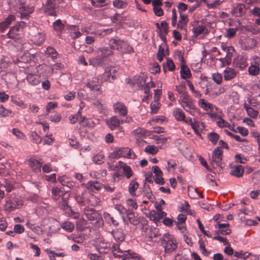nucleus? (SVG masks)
Masks as SVG:
<instances>
[{
    "instance_id": "obj_1",
    "label": "nucleus",
    "mask_w": 260,
    "mask_h": 260,
    "mask_svg": "<svg viewBox=\"0 0 260 260\" xmlns=\"http://www.w3.org/2000/svg\"><path fill=\"white\" fill-rule=\"evenodd\" d=\"M84 213L87 219L96 227H102L104 224L102 216L93 208L86 207L84 209Z\"/></svg>"
},
{
    "instance_id": "obj_2",
    "label": "nucleus",
    "mask_w": 260,
    "mask_h": 260,
    "mask_svg": "<svg viewBox=\"0 0 260 260\" xmlns=\"http://www.w3.org/2000/svg\"><path fill=\"white\" fill-rule=\"evenodd\" d=\"M161 244L166 253H171L177 247L178 244L173 235L169 233H165L161 239Z\"/></svg>"
},
{
    "instance_id": "obj_3",
    "label": "nucleus",
    "mask_w": 260,
    "mask_h": 260,
    "mask_svg": "<svg viewBox=\"0 0 260 260\" xmlns=\"http://www.w3.org/2000/svg\"><path fill=\"white\" fill-rule=\"evenodd\" d=\"M136 156L135 154L128 147L117 148L110 155L111 158L114 159H117L121 157L134 158Z\"/></svg>"
},
{
    "instance_id": "obj_4",
    "label": "nucleus",
    "mask_w": 260,
    "mask_h": 260,
    "mask_svg": "<svg viewBox=\"0 0 260 260\" xmlns=\"http://www.w3.org/2000/svg\"><path fill=\"white\" fill-rule=\"evenodd\" d=\"M178 102L186 112L189 113L191 115L195 114L197 108L193 103V100L190 99L189 96L179 99Z\"/></svg>"
},
{
    "instance_id": "obj_5",
    "label": "nucleus",
    "mask_w": 260,
    "mask_h": 260,
    "mask_svg": "<svg viewBox=\"0 0 260 260\" xmlns=\"http://www.w3.org/2000/svg\"><path fill=\"white\" fill-rule=\"evenodd\" d=\"M22 205L21 200L14 195H11L7 198L5 204V210L8 211H12L16 208H20Z\"/></svg>"
},
{
    "instance_id": "obj_6",
    "label": "nucleus",
    "mask_w": 260,
    "mask_h": 260,
    "mask_svg": "<svg viewBox=\"0 0 260 260\" xmlns=\"http://www.w3.org/2000/svg\"><path fill=\"white\" fill-rule=\"evenodd\" d=\"M61 0H47L44 6V12L52 16H56L57 4Z\"/></svg>"
},
{
    "instance_id": "obj_7",
    "label": "nucleus",
    "mask_w": 260,
    "mask_h": 260,
    "mask_svg": "<svg viewBox=\"0 0 260 260\" xmlns=\"http://www.w3.org/2000/svg\"><path fill=\"white\" fill-rule=\"evenodd\" d=\"M106 123L111 131L116 129L121 131L122 129V127L121 126V124H122V119L117 116H111L106 120Z\"/></svg>"
},
{
    "instance_id": "obj_8",
    "label": "nucleus",
    "mask_w": 260,
    "mask_h": 260,
    "mask_svg": "<svg viewBox=\"0 0 260 260\" xmlns=\"http://www.w3.org/2000/svg\"><path fill=\"white\" fill-rule=\"evenodd\" d=\"M24 24V22H21L19 24L11 27L7 34L8 37L10 39L15 40L19 39L22 34V27Z\"/></svg>"
},
{
    "instance_id": "obj_9",
    "label": "nucleus",
    "mask_w": 260,
    "mask_h": 260,
    "mask_svg": "<svg viewBox=\"0 0 260 260\" xmlns=\"http://www.w3.org/2000/svg\"><path fill=\"white\" fill-rule=\"evenodd\" d=\"M113 108L115 113L122 117H125L128 113V110L125 104L121 102H117L113 104Z\"/></svg>"
},
{
    "instance_id": "obj_10",
    "label": "nucleus",
    "mask_w": 260,
    "mask_h": 260,
    "mask_svg": "<svg viewBox=\"0 0 260 260\" xmlns=\"http://www.w3.org/2000/svg\"><path fill=\"white\" fill-rule=\"evenodd\" d=\"M86 85L90 90L98 92L97 95L101 93L102 91H100V88L102 84L99 83L98 77H92L91 79L88 80Z\"/></svg>"
},
{
    "instance_id": "obj_11",
    "label": "nucleus",
    "mask_w": 260,
    "mask_h": 260,
    "mask_svg": "<svg viewBox=\"0 0 260 260\" xmlns=\"http://www.w3.org/2000/svg\"><path fill=\"white\" fill-rule=\"evenodd\" d=\"M222 151L220 149V147H217L214 149L212 156L211 164L213 166L215 165L217 166L221 165L222 160Z\"/></svg>"
},
{
    "instance_id": "obj_12",
    "label": "nucleus",
    "mask_w": 260,
    "mask_h": 260,
    "mask_svg": "<svg viewBox=\"0 0 260 260\" xmlns=\"http://www.w3.org/2000/svg\"><path fill=\"white\" fill-rule=\"evenodd\" d=\"M97 77L99 80V83L102 84L104 82L108 81L111 82L112 80L115 79V75H111V69L107 68L105 69L104 73L99 75Z\"/></svg>"
},
{
    "instance_id": "obj_13",
    "label": "nucleus",
    "mask_w": 260,
    "mask_h": 260,
    "mask_svg": "<svg viewBox=\"0 0 260 260\" xmlns=\"http://www.w3.org/2000/svg\"><path fill=\"white\" fill-rule=\"evenodd\" d=\"M66 29L70 37L73 39L78 38L81 35V33L80 31V28L78 25H69L67 27Z\"/></svg>"
},
{
    "instance_id": "obj_14",
    "label": "nucleus",
    "mask_w": 260,
    "mask_h": 260,
    "mask_svg": "<svg viewBox=\"0 0 260 260\" xmlns=\"http://www.w3.org/2000/svg\"><path fill=\"white\" fill-rule=\"evenodd\" d=\"M241 48L244 50H248L253 48L256 45V41L252 38H249L245 40H241L240 42Z\"/></svg>"
},
{
    "instance_id": "obj_15",
    "label": "nucleus",
    "mask_w": 260,
    "mask_h": 260,
    "mask_svg": "<svg viewBox=\"0 0 260 260\" xmlns=\"http://www.w3.org/2000/svg\"><path fill=\"white\" fill-rule=\"evenodd\" d=\"M88 192L85 191L81 193V194L76 196L75 197L76 201L81 206L88 207V196L87 195Z\"/></svg>"
},
{
    "instance_id": "obj_16",
    "label": "nucleus",
    "mask_w": 260,
    "mask_h": 260,
    "mask_svg": "<svg viewBox=\"0 0 260 260\" xmlns=\"http://www.w3.org/2000/svg\"><path fill=\"white\" fill-rule=\"evenodd\" d=\"M234 63L236 67L243 70L248 66L247 57L244 56H238L234 59Z\"/></svg>"
},
{
    "instance_id": "obj_17",
    "label": "nucleus",
    "mask_w": 260,
    "mask_h": 260,
    "mask_svg": "<svg viewBox=\"0 0 260 260\" xmlns=\"http://www.w3.org/2000/svg\"><path fill=\"white\" fill-rule=\"evenodd\" d=\"M125 41L118 38H112L109 41V46L111 49L116 50L119 51Z\"/></svg>"
},
{
    "instance_id": "obj_18",
    "label": "nucleus",
    "mask_w": 260,
    "mask_h": 260,
    "mask_svg": "<svg viewBox=\"0 0 260 260\" xmlns=\"http://www.w3.org/2000/svg\"><path fill=\"white\" fill-rule=\"evenodd\" d=\"M245 12V6L244 4H238L233 6L231 13L236 17H240L244 15Z\"/></svg>"
},
{
    "instance_id": "obj_19",
    "label": "nucleus",
    "mask_w": 260,
    "mask_h": 260,
    "mask_svg": "<svg viewBox=\"0 0 260 260\" xmlns=\"http://www.w3.org/2000/svg\"><path fill=\"white\" fill-rule=\"evenodd\" d=\"M28 165L33 171L35 172H40L42 167V162L40 160L35 158H30L28 160Z\"/></svg>"
},
{
    "instance_id": "obj_20",
    "label": "nucleus",
    "mask_w": 260,
    "mask_h": 260,
    "mask_svg": "<svg viewBox=\"0 0 260 260\" xmlns=\"http://www.w3.org/2000/svg\"><path fill=\"white\" fill-rule=\"evenodd\" d=\"M146 78L147 76L145 74L141 73L134 77V83L137 85L139 88H143L146 85Z\"/></svg>"
},
{
    "instance_id": "obj_21",
    "label": "nucleus",
    "mask_w": 260,
    "mask_h": 260,
    "mask_svg": "<svg viewBox=\"0 0 260 260\" xmlns=\"http://www.w3.org/2000/svg\"><path fill=\"white\" fill-rule=\"evenodd\" d=\"M238 72L232 68L227 67L223 71V77L225 81H229L234 78L237 75Z\"/></svg>"
},
{
    "instance_id": "obj_22",
    "label": "nucleus",
    "mask_w": 260,
    "mask_h": 260,
    "mask_svg": "<svg viewBox=\"0 0 260 260\" xmlns=\"http://www.w3.org/2000/svg\"><path fill=\"white\" fill-rule=\"evenodd\" d=\"M45 38V35L44 33L38 32L31 36V40L34 44L40 45L44 42Z\"/></svg>"
},
{
    "instance_id": "obj_23",
    "label": "nucleus",
    "mask_w": 260,
    "mask_h": 260,
    "mask_svg": "<svg viewBox=\"0 0 260 260\" xmlns=\"http://www.w3.org/2000/svg\"><path fill=\"white\" fill-rule=\"evenodd\" d=\"M20 12L22 18H27L28 15L34 11V7L32 6L22 5L20 7Z\"/></svg>"
},
{
    "instance_id": "obj_24",
    "label": "nucleus",
    "mask_w": 260,
    "mask_h": 260,
    "mask_svg": "<svg viewBox=\"0 0 260 260\" xmlns=\"http://www.w3.org/2000/svg\"><path fill=\"white\" fill-rule=\"evenodd\" d=\"M198 105L201 108L206 111L212 112L215 106L209 103L208 101L204 99H201L198 101Z\"/></svg>"
},
{
    "instance_id": "obj_25",
    "label": "nucleus",
    "mask_w": 260,
    "mask_h": 260,
    "mask_svg": "<svg viewBox=\"0 0 260 260\" xmlns=\"http://www.w3.org/2000/svg\"><path fill=\"white\" fill-rule=\"evenodd\" d=\"M15 19L13 15H9L6 20L0 23V32H4Z\"/></svg>"
},
{
    "instance_id": "obj_26",
    "label": "nucleus",
    "mask_w": 260,
    "mask_h": 260,
    "mask_svg": "<svg viewBox=\"0 0 260 260\" xmlns=\"http://www.w3.org/2000/svg\"><path fill=\"white\" fill-rule=\"evenodd\" d=\"M122 260H140L139 255L135 252H129V250H123Z\"/></svg>"
},
{
    "instance_id": "obj_27",
    "label": "nucleus",
    "mask_w": 260,
    "mask_h": 260,
    "mask_svg": "<svg viewBox=\"0 0 260 260\" xmlns=\"http://www.w3.org/2000/svg\"><path fill=\"white\" fill-rule=\"evenodd\" d=\"M126 216L129 222L134 225H137L140 223V219L137 217L136 213L132 210L128 209Z\"/></svg>"
},
{
    "instance_id": "obj_28",
    "label": "nucleus",
    "mask_w": 260,
    "mask_h": 260,
    "mask_svg": "<svg viewBox=\"0 0 260 260\" xmlns=\"http://www.w3.org/2000/svg\"><path fill=\"white\" fill-rule=\"evenodd\" d=\"M188 19L187 16L183 13H180V18L177 23V28L181 30L186 31L185 26L187 23Z\"/></svg>"
},
{
    "instance_id": "obj_29",
    "label": "nucleus",
    "mask_w": 260,
    "mask_h": 260,
    "mask_svg": "<svg viewBox=\"0 0 260 260\" xmlns=\"http://www.w3.org/2000/svg\"><path fill=\"white\" fill-rule=\"evenodd\" d=\"M112 235L116 241L121 242L124 240L125 235L123 232L120 229H116L112 232Z\"/></svg>"
},
{
    "instance_id": "obj_30",
    "label": "nucleus",
    "mask_w": 260,
    "mask_h": 260,
    "mask_svg": "<svg viewBox=\"0 0 260 260\" xmlns=\"http://www.w3.org/2000/svg\"><path fill=\"white\" fill-rule=\"evenodd\" d=\"M52 26L58 36L61 35L64 28V25L60 19H57L53 23Z\"/></svg>"
},
{
    "instance_id": "obj_31",
    "label": "nucleus",
    "mask_w": 260,
    "mask_h": 260,
    "mask_svg": "<svg viewBox=\"0 0 260 260\" xmlns=\"http://www.w3.org/2000/svg\"><path fill=\"white\" fill-rule=\"evenodd\" d=\"M92 105L101 113H105L106 106L102 100L96 99L92 102Z\"/></svg>"
},
{
    "instance_id": "obj_32",
    "label": "nucleus",
    "mask_w": 260,
    "mask_h": 260,
    "mask_svg": "<svg viewBox=\"0 0 260 260\" xmlns=\"http://www.w3.org/2000/svg\"><path fill=\"white\" fill-rule=\"evenodd\" d=\"M173 115L178 121H182L185 120V115L184 112L179 108H175L173 110Z\"/></svg>"
},
{
    "instance_id": "obj_33",
    "label": "nucleus",
    "mask_w": 260,
    "mask_h": 260,
    "mask_svg": "<svg viewBox=\"0 0 260 260\" xmlns=\"http://www.w3.org/2000/svg\"><path fill=\"white\" fill-rule=\"evenodd\" d=\"M194 131L195 133L199 136L201 137V132L205 128V125L203 122L194 121V124L191 127Z\"/></svg>"
},
{
    "instance_id": "obj_34",
    "label": "nucleus",
    "mask_w": 260,
    "mask_h": 260,
    "mask_svg": "<svg viewBox=\"0 0 260 260\" xmlns=\"http://www.w3.org/2000/svg\"><path fill=\"white\" fill-rule=\"evenodd\" d=\"M244 173V168L241 165L234 166L232 167V170L231 172V174L236 177L239 178L242 176Z\"/></svg>"
},
{
    "instance_id": "obj_35",
    "label": "nucleus",
    "mask_w": 260,
    "mask_h": 260,
    "mask_svg": "<svg viewBox=\"0 0 260 260\" xmlns=\"http://www.w3.org/2000/svg\"><path fill=\"white\" fill-rule=\"evenodd\" d=\"M85 186L86 188L91 191L99 190L102 187V184L96 181H89L85 184Z\"/></svg>"
},
{
    "instance_id": "obj_36",
    "label": "nucleus",
    "mask_w": 260,
    "mask_h": 260,
    "mask_svg": "<svg viewBox=\"0 0 260 260\" xmlns=\"http://www.w3.org/2000/svg\"><path fill=\"white\" fill-rule=\"evenodd\" d=\"M66 192L61 188L58 187H53L51 190L52 197L54 200H57L60 197H64V193Z\"/></svg>"
},
{
    "instance_id": "obj_37",
    "label": "nucleus",
    "mask_w": 260,
    "mask_h": 260,
    "mask_svg": "<svg viewBox=\"0 0 260 260\" xmlns=\"http://www.w3.org/2000/svg\"><path fill=\"white\" fill-rule=\"evenodd\" d=\"M27 82L31 85H37L40 82V77L37 75L29 74L26 77Z\"/></svg>"
},
{
    "instance_id": "obj_38",
    "label": "nucleus",
    "mask_w": 260,
    "mask_h": 260,
    "mask_svg": "<svg viewBox=\"0 0 260 260\" xmlns=\"http://www.w3.org/2000/svg\"><path fill=\"white\" fill-rule=\"evenodd\" d=\"M188 193L190 198L193 199L204 198L203 196L198 191L197 188L192 187H188Z\"/></svg>"
},
{
    "instance_id": "obj_39",
    "label": "nucleus",
    "mask_w": 260,
    "mask_h": 260,
    "mask_svg": "<svg viewBox=\"0 0 260 260\" xmlns=\"http://www.w3.org/2000/svg\"><path fill=\"white\" fill-rule=\"evenodd\" d=\"M248 115L252 118H256L258 115V112L251 107L248 104L245 103L243 105Z\"/></svg>"
},
{
    "instance_id": "obj_40",
    "label": "nucleus",
    "mask_w": 260,
    "mask_h": 260,
    "mask_svg": "<svg viewBox=\"0 0 260 260\" xmlns=\"http://www.w3.org/2000/svg\"><path fill=\"white\" fill-rule=\"evenodd\" d=\"M87 195L88 196H87L88 197V206L90 205L94 207L100 204L101 201L99 198L93 194L90 193L89 192Z\"/></svg>"
},
{
    "instance_id": "obj_41",
    "label": "nucleus",
    "mask_w": 260,
    "mask_h": 260,
    "mask_svg": "<svg viewBox=\"0 0 260 260\" xmlns=\"http://www.w3.org/2000/svg\"><path fill=\"white\" fill-rule=\"evenodd\" d=\"M180 72L181 78L184 79L189 78L191 76V73L189 68L185 64L181 66Z\"/></svg>"
},
{
    "instance_id": "obj_42",
    "label": "nucleus",
    "mask_w": 260,
    "mask_h": 260,
    "mask_svg": "<svg viewBox=\"0 0 260 260\" xmlns=\"http://www.w3.org/2000/svg\"><path fill=\"white\" fill-rule=\"evenodd\" d=\"M104 218L106 222L108 224L113 225L115 226H118L119 224L118 222L115 220L114 218L110 215L108 212H104L103 214Z\"/></svg>"
},
{
    "instance_id": "obj_43",
    "label": "nucleus",
    "mask_w": 260,
    "mask_h": 260,
    "mask_svg": "<svg viewBox=\"0 0 260 260\" xmlns=\"http://www.w3.org/2000/svg\"><path fill=\"white\" fill-rule=\"evenodd\" d=\"M70 194L68 193V191H66V192L64 194V197H62L61 198L62 202L61 204L59 205L61 208L63 210H67L68 209H70L69 206L68 205V199L69 198Z\"/></svg>"
},
{
    "instance_id": "obj_44",
    "label": "nucleus",
    "mask_w": 260,
    "mask_h": 260,
    "mask_svg": "<svg viewBox=\"0 0 260 260\" xmlns=\"http://www.w3.org/2000/svg\"><path fill=\"white\" fill-rule=\"evenodd\" d=\"M176 90L177 91L178 94L180 95V99H182L183 97H187L188 95L186 91V88L185 86L180 85L176 86Z\"/></svg>"
},
{
    "instance_id": "obj_45",
    "label": "nucleus",
    "mask_w": 260,
    "mask_h": 260,
    "mask_svg": "<svg viewBox=\"0 0 260 260\" xmlns=\"http://www.w3.org/2000/svg\"><path fill=\"white\" fill-rule=\"evenodd\" d=\"M89 64L94 67L100 66L102 63V59L99 56L91 58L88 60Z\"/></svg>"
},
{
    "instance_id": "obj_46",
    "label": "nucleus",
    "mask_w": 260,
    "mask_h": 260,
    "mask_svg": "<svg viewBox=\"0 0 260 260\" xmlns=\"http://www.w3.org/2000/svg\"><path fill=\"white\" fill-rule=\"evenodd\" d=\"M45 52L46 54L51 57L52 59L53 60L56 59L58 57V53L57 52L56 50L53 47H47Z\"/></svg>"
},
{
    "instance_id": "obj_47",
    "label": "nucleus",
    "mask_w": 260,
    "mask_h": 260,
    "mask_svg": "<svg viewBox=\"0 0 260 260\" xmlns=\"http://www.w3.org/2000/svg\"><path fill=\"white\" fill-rule=\"evenodd\" d=\"M139 184L135 180L131 182L128 185V191L132 196H135V191L138 188Z\"/></svg>"
},
{
    "instance_id": "obj_48",
    "label": "nucleus",
    "mask_w": 260,
    "mask_h": 260,
    "mask_svg": "<svg viewBox=\"0 0 260 260\" xmlns=\"http://www.w3.org/2000/svg\"><path fill=\"white\" fill-rule=\"evenodd\" d=\"M61 227L67 232H71L74 230L75 226L72 222L66 221L61 224Z\"/></svg>"
},
{
    "instance_id": "obj_49",
    "label": "nucleus",
    "mask_w": 260,
    "mask_h": 260,
    "mask_svg": "<svg viewBox=\"0 0 260 260\" xmlns=\"http://www.w3.org/2000/svg\"><path fill=\"white\" fill-rule=\"evenodd\" d=\"M120 49L119 52L122 53H131L134 51L133 47L126 41H124Z\"/></svg>"
},
{
    "instance_id": "obj_50",
    "label": "nucleus",
    "mask_w": 260,
    "mask_h": 260,
    "mask_svg": "<svg viewBox=\"0 0 260 260\" xmlns=\"http://www.w3.org/2000/svg\"><path fill=\"white\" fill-rule=\"evenodd\" d=\"M92 161L96 165L102 164L104 162V155L101 153H98L93 156Z\"/></svg>"
},
{
    "instance_id": "obj_51",
    "label": "nucleus",
    "mask_w": 260,
    "mask_h": 260,
    "mask_svg": "<svg viewBox=\"0 0 260 260\" xmlns=\"http://www.w3.org/2000/svg\"><path fill=\"white\" fill-rule=\"evenodd\" d=\"M112 50L108 47H103L99 49V53H101L102 57H106L113 54Z\"/></svg>"
},
{
    "instance_id": "obj_52",
    "label": "nucleus",
    "mask_w": 260,
    "mask_h": 260,
    "mask_svg": "<svg viewBox=\"0 0 260 260\" xmlns=\"http://www.w3.org/2000/svg\"><path fill=\"white\" fill-rule=\"evenodd\" d=\"M87 221L83 218H80L76 222L77 229L79 231H83L87 225Z\"/></svg>"
},
{
    "instance_id": "obj_53",
    "label": "nucleus",
    "mask_w": 260,
    "mask_h": 260,
    "mask_svg": "<svg viewBox=\"0 0 260 260\" xmlns=\"http://www.w3.org/2000/svg\"><path fill=\"white\" fill-rule=\"evenodd\" d=\"M207 137H208V138L209 140V141L214 145L216 144V143L219 138V135L215 132H212V133H209L208 134Z\"/></svg>"
},
{
    "instance_id": "obj_54",
    "label": "nucleus",
    "mask_w": 260,
    "mask_h": 260,
    "mask_svg": "<svg viewBox=\"0 0 260 260\" xmlns=\"http://www.w3.org/2000/svg\"><path fill=\"white\" fill-rule=\"evenodd\" d=\"M112 252L113 256L115 257H121L122 256L121 254H118L117 252H120V253H123V251H122L119 247V245L118 244H113L112 246Z\"/></svg>"
},
{
    "instance_id": "obj_55",
    "label": "nucleus",
    "mask_w": 260,
    "mask_h": 260,
    "mask_svg": "<svg viewBox=\"0 0 260 260\" xmlns=\"http://www.w3.org/2000/svg\"><path fill=\"white\" fill-rule=\"evenodd\" d=\"M206 30V27L203 25H199L192 28L193 34L197 37L201 34H204Z\"/></svg>"
},
{
    "instance_id": "obj_56",
    "label": "nucleus",
    "mask_w": 260,
    "mask_h": 260,
    "mask_svg": "<svg viewBox=\"0 0 260 260\" xmlns=\"http://www.w3.org/2000/svg\"><path fill=\"white\" fill-rule=\"evenodd\" d=\"M113 6L119 9H124L125 8L127 4L125 0H114L113 2Z\"/></svg>"
},
{
    "instance_id": "obj_57",
    "label": "nucleus",
    "mask_w": 260,
    "mask_h": 260,
    "mask_svg": "<svg viewBox=\"0 0 260 260\" xmlns=\"http://www.w3.org/2000/svg\"><path fill=\"white\" fill-rule=\"evenodd\" d=\"M248 74L251 76H256L260 73V69L259 67L250 65L248 69Z\"/></svg>"
},
{
    "instance_id": "obj_58",
    "label": "nucleus",
    "mask_w": 260,
    "mask_h": 260,
    "mask_svg": "<svg viewBox=\"0 0 260 260\" xmlns=\"http://www.w3.org/2000/svg\"><path fill=\"white\" fill-rule=\"evenodd\" d=\"M13 113L10 110L6 109L3 105L0 106V117H12Z\"/></svg>"
},
{
    "instance_id": "obj_59",
    "label": "nucleus",
    "mask_w": 260,
    "mask_h": 260,
    "mask_svg": "<svg viewBox=\"0 0 260 260\" xmlns=\"http://www.w3.org/2000/svg\"><path fill=\"white\" fill-rule=\"evenodd\" d=\"M160 104L158 101L153 100V102L150 104L151 113L152 114L157 113L160 108Z\"/></svg>"
},
{
    "instance_id": "obj_60",
    "label": "nucleus",
    "mask_w": 260,
    "mask_h": 260,
    "mask_svg": "<svg viewBox=\"0 0 260 260\" xmlns=\"http://www.w3.org/2000/svg\"><path fill=\"white\" fill-rule=\"evenodd\" d=\"M177 229L180 231L183 236H185V234H188L185 223H175Z\"/></svg>"
},
{
    "instance_id": "obj_61",
    "label": "nucleus",
    "mask_w": 260,
    "mask_h": 260,
    "mask_svg": "<svg viewBox=\"0 0 260 260\" xmlns=\"http://www.w3.org/2000/svg\"><path fill=\"white\" fill-rule=\"evenodd\" d=\"M158 149L157 147L154 145H149L145 147V151L147 153L155 154L157 153Z\"/></svg>"
},
{
    "instance_id": "obj_62",
    "label": "nucleus",
    "mask_w": 260,
    "mask_h": 260,
    "mask_svg": "<svg viewBox=\"0 0 260 260\" xmlns=\"http://www.w3.org/2000/svg\"><path fill=\"white\" fill-rule=\"evenodd\" d=\"M12 133L18 139L22 140H24L26 139L25 135L17 128H13L12 130Z\"/></svg>"
},
{
    "instance_id": "obj_63",
    "label": "nucleus",
    "mask_w": 260,
    "mask_h": 260,
    "mask_svg": "<svg viewBox=\"0 0 260 260\" xmlns=\"http://www.w3.org/2000/svg\"><path fill=\"white\" fill-rule=\"evenodd\" d=\"M212 79L217 84H220L222 81V76L219 73H213L212 75Z\"/></svg>"
},
{
    "instance_id": "obj_64",
    "label": "nucleus",
    "mask_w": 260,
    "mask_h": 260,
    "mask_svg": "<svg viewBox=\"0 0 260 260\" xmlns=\"http://www.w3.org/2000/svg\"><path fill=\"white\" fill-rule=\"evenodd\" d=\"M250 64L253 65V66L259 67L260 69V57L257 55L252 57Z\"/></svg>"
}]
</instances>
